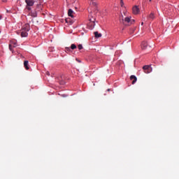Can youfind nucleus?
<instances>
[{
    "instance_id": "obj_1",
    "label": "nucleus",
    "mask_w": 179,
    "mask_h": 179,
    "mask_svg": "<svg viewBox=\"0 0 179 179\" xmlns=\"http://www.w3.org/2000/svg\"><path fill=\"white\" fill-rule=\"evenodd\" d=\"M88 19L90 22L88 23L87 27L90 29V30H93V29H94V27L96 26V17L94 16V14L91 13L88 15Z\"/></svg>"
},
{
    "instance_id": "obj_2",
    "label": "nucleus",
    "mask_w": 179,
    "mask_h": 179,
    "mask_svg": "<svg viewBox=\"0 0 179 179\" xmlns=\"http://www.w3.org/2000/svg\"><path fill=\"white\" fill-rule=\"evenodd\" d=\"M134 22H135V20H131V17H127L124 18V20H123V23L127 25H129V24H132V23H134Z\"/></svg>"
},
{
    "instance_id": "obj_3",
    "label": "nucleus",
    "mask_w": 179,
    "mask_h": 179,
    "mask_svg": "<svg viewBox=\"0 0 179 179\" xmlns=\"http://www.w3.org/2000/svg\"><path fill=\"white\" fill-rule=\"evenodd\" d=\"M143 69L145 73H150V72H152V67H150V66H144Z\"/></svg>"
},
{
    "instance_id": "obj_4",
    "label": "nucleus",
    "mask_w": 179,
    "mask_h": 179,
    "mask_svg": "<svg viewBox=\"0 0 179 179\" xmlns=\"http://www.w3.org/2000/svg\"><path fill=\"white\" fill-rule=\"evenodd\" d=\"M27 6H33L34 5V1L33 0H25Z\"/></svg>"
},
{
    "instance_id": "obj_5",
    "label": "nucleus",
    "mask_w": 179,
    "mask_h": 179,
    "mask_svg": "<svg viewBox=\"0 0 179 179\" xmlns=\"http://www.w3.org/2000/svg\"><path fill=\"white\" fill-rule=\"evenodd\" d=\"M22 30H24V31H30V25L29 24H25L23 26V28Z\"/></svg>"
},
{
    "instance_id": "obj_6",
    "label": "nucleus",
    "mask_w": 179,
    "mask_h": 179,
    "mask_svg": "<svg viewBox=\"0 0 179 179\" xmlns=\"http://www.w3.org/2000/svg\"><path fill=\"white\" fill-rule=\"evenodd\" d=\"M149 46H148V42L143 41L141 43L142 50H146Z\"/></svg>"
},
{
    "instance_id": "obj_7",
    "label": "nucleus",
    "mask_w": 179,
    "mask_h": 179,
    "mask_svg": "<svg viewBox=\"0 0 179 179\" xmlns=\"http://www.w3.org/2000/svg\"><path fill=\"white\" fill-rule=\"evenodd\" d=\"M133 13L134 15H138L139 13V8L136 6L133 7Z\"/></svg>"
},
{
    "instance_id": "obj_8",
    "label": "nucleus",
    "mask_w": 179,
    "mask_h": 179,
    "mask_svg": "<svg viewBox=\"0 0 179 179\" xmlns=\"http://www.w3.org/2000/svg\"><path fill=\"white\" fill-rule=\"evenodd\" d=\"M130 80H132V85H135V83H136V80H138V78H136V76H131Z\"/></svg>"
},
{
    "instance_id": "obj_9",
    "label": "nucleus",
    "mask_w": 179,
    "mask_h": 179,
    "mask_svg": "<svg viewBox=\"0 0 179 179\" xmlns=\"http://www.w3.org/2000/svg\"><path fill=\"white\" fill-rule=\"evenodd\" d=\"M27 36H29L27 31H24L23 29H22L21 30V37H27Z\"/></svg>"
},
{
    "instance_id": "obj_10",
    "label": "nucleus",
    "mask_w": 179,
    "mask_h": 179,
    "mask_svg": "<svg viewBox=\"0 0 179 179\" xmlns=\"http://www.w3.org/2000/svg\"><path fill=\"white\" fill-rule=\"evenodd\" d=\"M24 66L25 69H27V71H29V61L25 60V61L24 62Z\"/></svg>"
},
{
    "instance_id": "obj_11",
    "label": "nucleus",
    "mask_w": 179,
    "mask_h": 179,
    "mask_svg": "<svg viewBox=\"0 0 179 179\" xmlns=\"http://www.w3.org/2000/svg\"><path fill=\"white\" fill-rule=\"evenodd\" d=\"M68 15L70 17H73V10H72V9H69L68 11Z\"/></svg>"
},
{
    "instance_id": "obj_12",
    "label": "nucleus",
    "mask_w": 179,
    "mask_h": 179,
    "mask_svg": "<svg viewBox=\"0 0 179 179\" xmlns=\"http://www.w3.org/2000/svg\"><path fill=\"white\" fill-rule=\"evenodd\" d=\"M65 21H66V23H69V24H73V21L71 20V18H66Z\"/></svg>"
},
{
    "instance_id": "obj_13",
    "label": "nucleus",
    "mask_w": 179,
    "mask_h": 179,
    "mask_svg": "<svg viewBox=\"0 0 179 179\" xmlns=\"http://www.w3.org/2000/svg\"><path fill=\"white\" fill-rule=\"evenodd\" d=\"M94 36L96 37V38H100V37H101V34L99 33V31H95L94 32Z\"/></svg>"
},
{
    "instance_id": "obj_14",
    "label": "nucleus",
    "mask_w": 179,
    "mask_h": 179,
    "mask_svg": "<svg viewBox=\"0 0 179 179\" xmlns=\"http://www.w3.org/2000/svg\"><path fill=\"white\" fill-rule=\"evenodd\" d=\"M149 19H152V20H153V19H155V13H151L149 16H148Z\"/></svg>"
},
{
    "instance_id": "obj_15",
    "label": "nucleus",
    "mask_w": 179,
    "mask_h": 179,
    "mask_svg": "<svg viewBox=\"0 0 179 179\" xmlns=\"http://www.w3.org/2000/svg\"><path fill=\"white\" fill-rule=\"evenodd\" d=\"M76 45H75V44H71V48H70V49L71 50H76Z\"/></svg>"
},
{
    "instance_id": "obj_16",
    "label": "nucleus",
    "mask_w": 179,
    "mask_h": 179,
    "mask_svg": "<svg viewBox=\"0 0 179 179\" xmlns=\"http://www.w3.org/2000/svg\"><path fill=\"white\" fill-rule=\"evenodd\" d=\"M30 6H27L26 9H27L28 10H31V8Z\"/></svg>"
},
{
    "instance_id": "obj_17",
    "label": "nucleus",
    "mask_w": 179,
    "mask_h": 179,
    "mask_svg": "<svg viewBox=\"0 0 179 179\" xmlns=\"http://www.w3.org/2000/svg\"><path fill=\"white\" fill-rule=\"evenodd\" d=\"M78 50H82L83 48V46L82 45H78Z\"/></svg>"
},
{
    "instance_id": "obj_18",
    "label": "nucleus",
    "mask_w": 179,
    "mask_h": 179,
    "mask_svg": "<svg viewBox=\"0 0 179 179\" xmlns=\"http://www.w3.org/2000/svg\"><path fill=\"white\" fill-rule=\"evenodd\" d=\"M120 5L121 6H124V1L122 0H120Z\"/></svg>"
},
{
    "instance_id": "obj_19",
    "label": "nucleus",
    "mask_w": 179,
    "mask_h": 179,
    "mask_svg": "<svg viewBox=\"0 0 179 179\" xmlns=\"http://www.w3.org/2000/svg\"><path fill=\"white\" fill-rule=\"evenodd\" d=\"M31 16H33L34 17H36L37 16V13H32Z\"/></svg>"
},
{
    "instance_id": "obj_20",
    "label": "nucleus",
    "mask_w": 179,
    "mask_h": 179,
    "mask_svg": "<svg viewBox=\"0 0 179 179\" xmlns=\"http://www.w3.org/2000/svg\"><path fill=\"white\" fill-rule=\"evenodd\" d=\"M66 51L71 52V48H66Z\"/></svg>"
},
{
    "instance_id": "obj_21",
    "label": "nucleus",
    "mask_w": 179,
    "mask_h": 179,
    "mask_svg": "<svg viewBox=\"0 0 179 179\" xmlns=\"http://www.w3.org/2000/svg\"><path fill=\"white\" fill-rule=\"evenodd\" d=\"M92 5L94 6H96L97 5V3L96 2H94V1H92Z\"/></svg>"
},
{
    "instance_id": "obj_22",
    "label": "nucleus",
    "mask_w": 179,
    "mask_h": 179,
    "mask_svg": "<svg viewBox=\"0 0 179 179\" xmlns=\"http://www.w3.org/2000/svg\"><path fill=\"white\" fill-rule=\"evenodd\" d=\"M76 60L77 61V62H79V63L82 62L79 59H76Z\"/></svg>"
},
{
    "instance_id": "obj_23",
    "label": "nucleus",
    "mask_w": 179,
    "mask_h": 179,
    "mask_svg": "<svg viewBox=\"0 0 179 179\" xmlns=\"http://www.w3.org/2000/svg\"><path fill=\"white\" fill-rule=\"evenodd\" d=\"M10 50H12V45H9Z\"/></svg>"
},
{
    "instance_id": "obj_24",
    "label": "nucleus",
    "mask_w": 179,
    "mask_h": 179,
    "mask_svg": "<svg viewBox=\"0 0 179 179\" xmlns=\"http://www.w3.org/2000/svg\"><path fill=\"white\" fill-rule=\"evenodd\" d=\"M46 74L48 76H50V72H46Z\"/></svg>"
},
{
    "instance_id": "obj_25",
    "label": "nucleus",
    "mask_w": 179,
    "mask_h": 179,
    "mask_svg": "<svg viewBox=\"0 0 179 179\" xmlns=\"http://www.w3.org/2000/svg\"><path fill=\"white\" fill-rule=\"evenodd\" d=\"M75 2V0H73V1H72V3H73Z\"/></svg>"
},
{
    "instance_id": "obj_26",
    "label": "nucleus",
    "mask_w": 179,
    "mask_h": 179,
    "mask_svg": "<svg viewBox=\"0 0 179 179\" xmlns=\"http://www.w3.org/2000/svg\"><path fill=\"white\" fill-rule=\"evenodd\" d=\"M141 25L143 26V22H141Z\"/></svg>"
},
{
    "instance_id": "obj_27",
    "label": "nucleus",
    "mask_w": 179,
    "mask_h": 179,
    "mask_svg": "<svg viewBox=\"0 0 179 179\" xmlns=\"http://www.w3.org/2000/svg\"><path fill=\"white\" fill-rule=\"evenodd\" d=\"M150 2H152V0H149Z\"/></svg>"
},
{
    "instance_id": "obj_28",
    "label": "nucleus",
    "mask_w": 179,
    "mask_h": 179,
    "mask_svg": "<svg viewBox=\"0 0 179 179\" xmlns=\"http://www.w3.org/2000/svg\"><path fill=\"white\" fill-rule=\"evenodd\" d=\"M67 1V2H69V0H66Z\"/></svg>"
},
{
    "instance_id": "obj_29",
    "label": "nucleus",
    "mask_w": 179,
    "mask_h": 179,
    "mask_svg": "<svg viewBox=\"0 0 179 179\" xmlns=\"http://www.w3.org/2000/svg\"><path fill=\"white\" fill-rule=\"evenodd\" d=\"M90 1H92L93 2V1H94V0H90Z\"/></svg>"
}]
</instances>
